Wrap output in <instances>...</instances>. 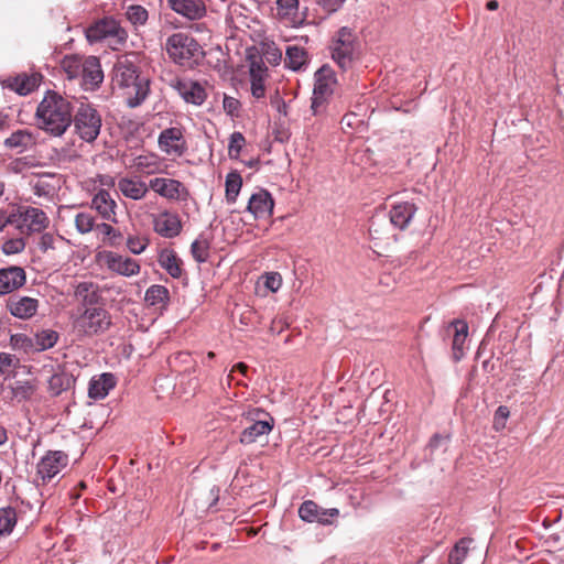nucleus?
I'll list each match as a JSON object with an SVG mask.
<instances>
[{"mask_svg":"<svg viewBox=\"0 0 564 564\" xmlns=\"http://www.w3.org/2000/svg\"><path fill=\"white\" fill-rule=\"evenodd\" d=\"M510 415V411L508 406L500 405L495 412L494 416V429L496 431H500L506 427V422Z\"/></svg>","mask_w":564,"mask_h":564,"instance_id":"nucleus-51","label":"nucleus"},{"mask_svg":"<svg viewBox=\"0 0 564 564\" xmlns=\"http://www.w3.org/2000/svg\"><path fill=\"white\" fill-rule=\"evenodd\" d=\"M17 521L18 517L13 508H0V539L11 534Z\"/></svg>","mask_w":564,"mask_h":564,"instance_id":"nucleus-40","label":"nucleus"},{"mask_svg":"<svg viewBox=\"0 0 564 564\" xmlns=\"http://www.w3.org/2000/svg\"><path fill=\"white\" fill-rule=\"evenodd\" d=\"M246 144L245 135L241 132H234L229 139L228 154L230 159H238L240 152Z\"/></svg>","mask_w":564,"mask_h":564,"instance_id":"nucleus-48","label":"nucleus"},{"mask_svg":"<svg viewBox=\"0 0 564 564\" xmlns=\"http://www.w3.org/2000/svg\"><path fill=\"white\" fill-rule=\"evenodd\" d=\"M158 262L172 278L178 279L183 274V261L173 249H162Z\"/></svg>","mask_w":564,"mask_h":564,"instance_id":"nucleus-28","label":"nucleus"},{"mask_svg":"<svg viewBox=\"0 0 564 564\" xmlns=\"http://www.w3.org/2000/svg\"><path fill=\"white\" fill-rule=\"evenodd\" d=\"M486 8L490 11H495L499 8V2L497 0H489L486 3Z\"/></svg>","mask_w":564,"mask_h":564,"instance_id":"nucleus-62","label":"nucleus"},{"mask_svg":"<svg viewBox=\"0 0 564 564\" xmlns=\"http://www.w3.org/2000/svg\"><path fill=\"white\" fill-rule=\"evenodd\" d=\"M417 207L411 202L395 203L391 206L389 217L391 224L400 229L404 230L413 219Z\"/></svg>","mask_w":564,"mask_h":564,"instance_id":"nucleus-22","label":"nucleus"},{"mask_svg":"<svg viewBox=\"0 0 564 564\" xmlns=\"http://www.w3.org/2000/svg\"><path fill=\"white\" fill-rule=\"evenodd\" d=\"M36 391V384L30 380L15 381L10 387L11 399L17 402L30 400Z\"/></svg>","mask_w":564,"mask_h":564,"instance_id":"nucleus-36","label":"nucleus"},{"mask_svg":"<svg viewBox=\"0 0 564 564\" xmlns=\"http://www.w3.org/2000/svg\"><path fill=\"white\" fill-rule=\"evenodd\" d=\"M15 224L14 227L22 235L30 236L35 232H41L50 225L47 215L36 207H20L14 213Z\"/></svg>","mask_w":564,"mask_h":564,"instance_id":"nucleus-9","label":"nucleus"},{"mask_svg":"<svg viewBox=\"0 0 564 564\" xmlns=\"http://www.w3.org/2000/svg\"><path fill=\"white\" fill-rule=\"evenodd\" d=\"M112 325L110 313L102 306L85 307L73 321L78 337H94L106 333Z\"/></svg>","mask_w":564,"mask_h":564,"instance_id":"nucleus-4","label":"nucleus"},{"mask_svg":"<svg viewBox=\"0 0 564 564\" xmlns=\"http://www.w3.org/2000/svg\"><path fill=\"white\" fill-rule=\"evenodd\" d=\"M219 492H220V489L217 487V486H213L210 489H209V492H208V507L212 508L214 506H216L217 501L219 500Z\"/></svg>","mask_w":564,"mask_h":564,"instance_id":"nucleus-61","label":"nucleus"},{"mask_svg":"<svg viewBox=\"0 0 564 564\" xmlns=\"http://www.w3.org/2000/svg\"><path fill=\"white\" fill-rule=\"evenodd\" d=\"M173 87L186 102L202 105L206 97L205 88L197 82L176 79Z\"/></svg>","mask_w":564,"mask_h":564,"instance_id":"nucleus-21","label":"nucleus"},{"mask_svg":"<svg viewBox=\"0 0 564 564\" xmlns=\"http://www.w3.org/2000/svg\"><path fill=\"white\" fill-rule=\"evenodd\" d=\"M248 370H249V367H248V365H247V364H245V362H238V364H236V365L232 367V369H231V371H230V373H229V376H228V384H230L231 380L234 379V377H232V372L238 371V372H240L242 376L247 377Z\"/></svg>","mask_w":564,"mask_h":564,"instance_id":"nucleus-58","label":"nucleus"},{"mask_svg":"<svg viewBox=\"0 0 564 564\" xmlns=\"http://www.w3.org/2000/svg\"><path fill=\"white\" fill-rule=\"evenodd\" d=\"M62 381H63V378L59 375H54L50 379V388L55 395L59 394L62 391V388H61Z\"/></svg>","mask_w":564,"mask_h":564,"instance_id":"nucleus-57","label":"nucleus"},{"mask_svg":"<svg viewBox=\"0 0 564 564\" xmlns=\"http://www.w3.org/2000/svg\"><path fill=\"white\" fill-rule=\"evenodd\" d=\"M165 50L169 57L181 66L192 67L203 56L199 43L189 34L177 32L167 37Z\"/></svg>","mask_w":564,"mask_h":564,"instance_id":"nucleus-3","label":"nucleus"},{"mask_svg":"<svg viewBox=\"0 0 564 564\" xmlns=\"http://www.w3.org/2000/svg\"><path fill=\"white\" fill-rule=\"evenodd\" d=\"M337 86V78L332 67L324 65L315 73V84L311 109L314 116L326 111L328 101Z\"/></svg>","mask_w":564,"mask_h":564,"instance_id":"nucleus-5","label":"nucleus"},{"mask_svg":"<svg viewBox=\"0 0 564 564\" xmlns=\"http://www.w3.org/2000/svg\"><path fill=\"white\" fill-rule=\"evenodd\" d=\"M75 227L80 234H88L95 227V218L89 213H79L75 217Z\"/></svg>","mask_w":564,"mask_h":564,"instance_id":"nucleus-47","label":"nucleus"},{"mask_svg":"<svg viewBox=\"0 0 564 564\" xmlns=\"http://www.w3.org/2000/svg\"><path fill=\"white\" fill-rule=\"evenodd\" d=\"M72 122L76 134L86 142H94L100 133L101 116L90 104L82 102Z\"/></svg>","mask_w":564,"mask_h":564,"instance_id":"nucleus-7","label":"nucleus"},{"mask_svg":"<svg viewBox=\"0 0 564 564\" xmlns=\"http://www.w3.org/2000/svg\"><path fill=\"white\" fill-rule=\"evenodd\" d=\"M35 118L41 130L52 137H62L72 124V104L58 93L48 90L37 105Z\"/></svg>","mask_w":564,"mask_h":564,"instance_id":"nucleus-1","label":"nucleus"},{"mask_svg":"<svg viewBox=\"0 0 564 564\" xmlns=\"http://www.w3.org/2000/svg\"><path fill=\"white\" fill-rule=\"evenodd\" d=\"M162 165V159L156 153L149 152L134 156L129 166L141 174L153 175L163 172Z\"/></svg>","mask_w":564,"mask_h":564,"instance_id":"nucleus-24","label":"nucleus"},{"mask_svg":"<svg viewBox=\"0 0 564 564\" xmlns=\"http://www.w3.org/2000/svg\"><path fill=\"white\" fill-rule=\"evenodd\" d=\"M68 456L63 451H48L37 463L36 476L42 485L51 481L67 466Z\"/></svg>","mask_w":564,"mask_h":564,"instance_id":"nucleus-12","label":"nucleus"},{"mask_svg":"<svg viewBox=\"0 0 564 564\" xmlns=\"http://www.w3.org/2000/svg\"><path fill=\"white\" fill-rule=\"evenodd\" d=\"M11 345L13 348L22 349L25 352H34V337H29L24 334H14L11 336Z\"/></svg>","mask_w":564,"mask_h":564,"instance_id":"nucleus-46","label":"nucleus"},{"mask_svg":"<svg viewBox=\"0 0 564 564\" xmlns=\"http://www.w3.org/2000/svg\"><path fill=\"white\" fill-rule=\"evenodd\" d=\"M139 57L134 53L123 54L117 58L113 66V80L126 89L128 106H140L148 97L150 82L139 73Z\"/></svg>","mask_w":564,"mask_h":564,"instance_id":"nucleus-2","label":"nucleus"},{"mask_svg":"<svg viewBox=\"0 0 564 564\" xmlns=\"http://www.w3.org/2000/svg\"><path fill=\"white\" fill-rule=\"evenodd\" d=\"M169 290L165 286L154 284L147 290L144 300L151 306H164L169 302Z\"/></svg>","mask_w":564,"mask_h":564,"instance_id":"nucleus-39","label":"nucleus"},{"mask_svg":"<svg viewBox=\"0 0 564 564\" xmlns=\"http://www.w3.org/2000/svg\"><path fill=\"white\" fill-rule=\"evenodd\" d=\"M15 221L14 213H11L8 216H6L4 213H0V231H2L8 225L14 226Z\"/></svg>","mask_w":564,"mask_h":564,"instance_id":"nucleus-59","label":"nucleus"},{"mask_svg":"<svg viewBox=\"0 0 564 564\" xmlns=\"http://www.w3.org/2000/svg\"><path fill=\"white\" fill-rule=\"evenodd\" d=\"M276 9L281 18L294 20L299 11V0H276Z\"/></svg>","mask_w":564,"mask_h":564,"instance_id":"nucleus-43","label":"nucleus"},{"mask_svg":"<svg viewBox=\"0 0 564 564\" xmlns=\"http://www.w3.org/2000/svg\"><path fill=\"white\" fill-rule=\"evenodd\" d=\"M223 107L227 115L237 117L240 110V101L234 97L225 96L223 100Z\"/></svg>","mask_w":564,"mask_h":564,"instance_id":"nucleus-53","label":"nucleus"},{"mask_svg":"<svg viewBox=\"0 0 564 564\" xmlns=\"http://www.w3.org/2000/svg\"><path fill=\"white\" fill-rule=\"evenodd\" d=\"M63 241V237L46 232L41 236L37 246L43 253H48L50 251L56 250L58 245H62Z\"/></svg>","mask_w":564,"mask_h":564,"instance_id":"nucleus-44","label":"nucleus"},{"mask_svg":"<svg viewBox=\"0 0 564 564\" xmlns=\"http://www.w3.org/2000/svg\"><path fill=\"white\" fill-rule=\"evenodd\" d=\"M149 239L141 236H129L127 239V247L133 254L142 253L149 246Z\"/></svg>","mask_w":564,"mask_h":564,"instance_id":"nucleus-50","label":"nucleus"},{"mask_svg":"<svg viewBox=\"0 0 564 564\" xmlns=\"http://www.w3.org/2000/svg\"><path fill=\"white\" fill-rule=\"evenodd\" d=\"M359 122H360V120H358L357 116L352 112L346 113L340 120L341 129L345 132H346V128L352 129Z\"/></svg>","mask_w":564,"mask_h":564,"instance_id":"nucleus-56","label":"nucleus"},{"mask_svg":"<svg viewBox=\"0 0 564 564\" xmlns=\"http://www.w3.org/2000/svg\"><path fill=\"white\" fill-rule=\"evenodd\" d=\"M127 19L134 25H143L148 21V11L142 6H130L126 12Z\"/></svg>","mask_w":564,"mask_h":564,"instance_id":"nucleus-45","label":"nucleus"},{"mask_svg":"<svg viewBox=\"0 0 564 564\" xmlns=\"http://www.w3.org/2000/svg\"><path fill=\"white\" fill-rule=\"evenodd\" d=\"M117 202L107 189H99L91 199V208L107 221L117 223Z\"/></svg>","mask_w":564,"mask_h":564,"instance_id":"nucleus-20","label":"nucleus"},{"mask_svg":"<svg viewBox=\"0 0 564 564\" xmlns=\"http://www.w3.org/2000/svg\"><path fill=\"white\" fill-rule=\"evenodd\" d=\"M265 70L267 68L263 65L257 63H252L250 68L251 94L257 99L264 97L265 88L263 77Z\"/></svg>","mask_w":564,"mask_h":564,"instance_id":"nucleus-37","label":"nucleus"},{"mask_svg":"<svg viewBox=\"0 0 564 564\" xmlns=\"http://www.w3.org/2000/svg\"><path fill=\"white\" fill-rule=\"evenodd\" d=\"M95 229L104 236H111L116 232L115 228L107 223L97 224Z\"/></svg>","mask_w":564,"mask_h":564,"instance_id":"nucleus-60","label":"nucleus"},{"mask_svg":"<svg viewBox=\"0 0 564 564\" xmlns=\"http://www.w3.org/2000/svg\"><path fill=\"white\" fill-rule=\"evenodd\" d=\"M338 516V509H323L313 500H305L299 508V517L310 523L318 522L323 525H328L333 523L332 519Z\"/></svg>","mask_w":564,"mask_h":564,"instance_id":"nucleus-15","label":"nucleus"},{"mask_svg":"<svg viewBox=\"0 0 564 564\" xmlns=\"http://www.w3.org/2000/svg\"><path fill=\"white\" fill-rule=\"evenodd\" d=\"M454 328L452 343L453 358L458 361L464 355V345L468 335V325L465 321L455 319L449 324Z\"/></svg>","mask_w":564,"mask_h":564,"instance_id":"nucleus-30","label":"nucleus"},{"mask_svg":"<svg viewBox=\"0 0 564 564\" xmlns=\"http://www.w3.org/2000/svg\"><path fill=\"white\" fill-rule=\"evenodd\" d=\"M102 259L107 269L119 275L130 278L140 273L141 265L139 261L132 258L107 251L104 253Z\"/></svg>","mask_w":564,"mask_h":564,"instance_id":"nucleus-14","label":"nucleus"},{"mask_svg":"<svg viewBox=\"0 0 564 564\" xmlns=\"http://www.w3.org/2000/svg\"><path fill=\"white\" fill-rule=\"evenodd\" d=\"M35 143L32 133L28 130H18L4 140V145L9 149H18L23 152Z\"/></svg>","mask_w":564,"mask_h":564,"instance_id":"nucleus-35","label":"nucleus"},{"mask_svg":"<svg viewBox=\"0 0 564 564\" xmlns=\"http://www.w3.org/2000/svg\"><path fill=\"white\" fill-rule=\"evenodd\" d=\"M242 186V178L238 172H230L226 177V199L235 203Z\"/></svg>","mask_w":564,"mask_h":564,"instance_id":"nucleus-42","label":"nucleus"},{"mask_svg":"<svg viewBox=\"0 0 564 564\" xmlns=\"http://www.w3.org/2000/svg\"><path fill=\"white\" fill-rule=\"evenodd\" d=\"M344 0H317V3L328 13L337 11Z\"/></svg>","mask_w":564,"mask_h":564,"instance_id":"nucleus-55","label":"nucleus"},{"mask_svg":"<svg viewBox=\"0 0 564 564\" xmlns=\"http://www.w3.org/2000/svg\"><path fill=\"white\" fill-rule=\"evenodd\" d=\"M8 440L7 430L0 425V445L4 444Z\"/></svg>","mask_w":564,"mask_h":564,"instance_id":"nucleus-63","label":"nucleus"},{"mask_svg":"<svg viewBox=\"0 0 564 564\" xmlns=\"http://www.w3.org/2000/svg\"><path fill=\"white\" fill-rule=\"evenodd\" d=\"M282 285V276L278 272L267 273L264 276V286L271 292H276Z\"/></svg>","mask_w":564,"mask_h":564,"instance_id":"nucleus-54","label":"nucleus"},{"mask_svg":"<svg viewBox=\"0 0 564 564\" xmlns=\"http://www.w3.org/2000/svg\"><path fill=\"white\" fill-rule=\"evenodd\" d=\"M3 85L19 95H28L39 86L36 76H28L25 74L15 77H9L3 80Z\"/></svg>","mask_w":564,"mask_h":564,"instance_id":"nucleus-31","label":"nucleus"},{"mask_svg":"<svg viewBox=\"0 0 564 564\" xmlns=\"http://www.w3.org/2000/svg\"><path fill=\"white\" fill-rule=\"evenodd\" d=\"M473 542L469 538L460 539L454 547L451 550L448 554V563L449 564H462L466 558L469 545Z\"/></svg>","mask_w":564,"mask_h":564,"instance_id":"nucleus-41","label":"nucleus"},{"mask_svg":"<svg viewBox=\"0 0 564 564\" xmlns=\"http://www.w3.org/2000/svg\"><path fill=\"white\" fill-rule=\"evenodd\" d=\"M35 351H44L54 347L59 338V334L53 329H42L34 334Z\"/></svg>","mask_w":564,"mask_h":564,"instance_id":"nucleus-38","label":"nucleus"},{"mask_svg":"<svg viewBox=\"0 0 564 564\" xmlns=\"http://www.w3.org/2000/svg\"><path fill=\"white\" fill-rule=\"evenodd\" d=\"M158 145L167 156H183L188 150L184 128L171 127L162 130L158 138Z\"/></svg>","mask_w":564,"mask_h":564,"instance_id":"nucleus-11","label":"nucleus"},{"mask_svg":"<svg viewBox=\"0 0 564 564\" xmlns=\"http://www.w3.org/2000/svg\"><path fill=\"white\" fill-rule=\"evenodd\" d=\"M173 11L189 20H198L206 14V7L203 0H169Z\"/></svg>","mask_w":564,"mask_h":564,"instance_id":"nucleus-25","label":"nucleus"},{"mask_svg":"<svg viewBox=\"0 0 564 564\" xmlns=\"http://www.w3.org/2000/svg\"><path fill=\"white\" fill-rule=\"evenodd\" d=\"M182 221L177 214L164 210L153 219L154 231L164 238L177 237L182 231Z\"/></svg>","mask_w":564,"mask_h":564,"instance_id":"nucleus-18","label":"nucleus"},{"mask_svg":"<svg viewBox=\"0 0 564 564\" xmlns=\"http://www.w3.org/2000/svg\"><path fill=\"white\" fill-rule=\"evenodd\" d=\"M86 37L90 43L108 41L112 50H118L127 41L128 33L118 21L112 18L101 19L86 30Z\"/></svg>","mask_w":564,"mask_h":564,"instance_id":"nucleus-6","label":"nucleus"},{"mask_svg":"<svg viewBox=\"0 0 564 564\" xmlns=\"http://www.w3.org/2000/svg\"><path fill=\"white\" fill-rule=\"evenodd\" d=\"M308 61L307 52L297 45H289L285 51L284 64L292 70H300Z\"/></svg>","mask_w":564,"mask_h":564,"instance_id":"nucleus-32","label":"nucleus"},{"mask_svg":"<svg viewBox=\"0 0 564 564\" xmlns=\"http://www.w3.org/2000/svg\"><path fill=\"white\" fill-rule=\"evenodd\" d=\"M74 296L85 307H93L96 306L101 299L100 288L95 282L82 281L76 284Z\"/></svg>","mask_w":564,"mask_h":564,"instance_id":"nucleus-26","label":"nucleus"},{"mask_svg":"<svg viewBox=\"0 0 564 564\" xmlns=\"http://www.w3.org/2000/svg\"><path fill=\"white\" fill-rule=\"evenodd\" d=\"M25 240L23 238H12L3 242L1 250L4 254H18L25 249Z\"/></svg>","mask_w":564,"mask_h":564,"instance_id":"nucleus-49","label":"nucleus"},{"mask_svg":"<svg viewBox=\"0 0 564 564\" xmlns=\"http://www.w3.org/2000/svg\"><path fill=\"white\" fill-rule=\"evenodd\" d=\"M212 237L200 234L191 245V254L198 263H204L210 256Z\"/></svg>","mask_w":564,"mask_h":564,"instance_id":"nucleus-33","label":"nucleus"},{"mask_svg":"<svg viewBox=\"0 0 564 564\" xmlns=\"http://www.w3.org/2000/svg\"><path fill=\"white\" fill-rule=\"evenodd\" d=\"M356 53V39L348 28H341L332 44V57L339 67L351 66Z\"/></svg>","mask_w":564,"mask_h":564,"instance_id":"nucleus-10","label":"nucleus"},{"mask_svg":"<svg viewBox=\"0 0 564 564\" xmlns=\"http://www.w3.org/2000/svg\"><path fill=\"white\" fill-rule=\"evenodd\" d=\"M85 70L82 73V85L86 90H95L104 80L100 61L96 56H87Z\"/></svg>","mask_w":564,"mask_h":564,"instance_id":"nucleus-23","label":"nucleus"},{"mask_svg":"<svg viewBox=\"0 0 564 564\" xmlns=\"http://www.w3.org/2000/svg\"><path fill=\"white\" fill-rule=\"evenodd\" d=\"M7 310L20 319H30L36 315L40 303L31 296L13 295L7 301Z\"/></svg>","mask_w":564,"mask_h":564,"instance_id":"nucleus-17","label":"nucleus"},{"mask_svg":"<svg viewBox=\"0 0 564 564\" xmlns=\"http://www.w3.org/2000/svg\"><path fill=\"white\" fill-rule=\"evenodd\" d=\"M18 364L19 359L14 356L7 352H0V376L6 375L12 368H15Z\"/></svg>","mask_w":564,"mask_h":564,"instance_id":"nucleus-52","label":"nucleus"},{"mask_svg":"<svg viewBox=\"0 0 564 564\" xmlns=\"http://www.w3.org/2000/svg\"><path fill=\"white\" fill-rule=\"evenodd\" d=\"M116 386V379L111 373H102L98 378H93L89 382L88 395L91 399L100 400L108 395L109 391Z\"/></svg>","mask_w":564,"mask_h":564,"instance_id":"nucleus-29","label":"nucleus"},{"mask_svg":"<svg viewBox=\"0 0 564 564\" xmlns=\"http://www.w3.org/2000/svg\"><path fill=\"white\" fill-rule=\"evenodd\" d=\"M247 420L253 423L247 426L240 434L242 444H252L264 438L273 429V417L261 409H252L245 414Z\"/></svg>","mask_w":564,"mask_h":564,"instance_id":"nucleus-8","label":"nucleus"},{"mask_svg":"<svg viewBox=\"0 0 564 564\" xmlns=\"http://www.w3.org/2000/svg\"><path fill=\"white\" fill-rule=\"evenodd\" d=\"M149 187L154 193L167 200H187L189 191L178 180L169 177H153L149 181Z\"/></svg>","mask_w":564,"mask_h":564,"instance_id":"nucleus-13","label":"nucleus"},{"mask_svg":"<svg viewBox=\"0 0 564 564\" xmlns=\"http://www.w3.org/2000/svg\"><path fill=\"white\" fill-rule=\"evenodd\" d=\"M26 272L22 267L10 265L0 269V295H7L23 288Z\"/></svg>","mask_w":564,"mask_h":564,"instance_id":"nucleus-16","label":"nucleus"},{"mask_svg":"<svg viewBox=\"0 0 564 564\" xmlns=\"http://www.w3.org/2000/svg\"><path fill=\"white\" fill-rule=\"evenodd\" d=\"M442 441V436L440 435H434L431 441H430V446L431 447H437L438 443Z\"/></svg>","mask_w":564,"mask_h":564,"instance_id":"nucleus-64","label":"nucleus"},{"mask_svg":"<svg viewBox=\"0 0 564 564\" xmlns=\"http://www.w3.org/2000/svg\"><path fill=\"white\" fill-rule=\"evenodd\" d=\"M274 200L265 189H259L249 198L247 209L256 219H264L272 216Z\"/></svg>","mask_w":564,"mask_h":564,"instance_id":"nucleus-19","label":"nucleus"},{"mask_svg":"<svg viewBox=\"0 0 564 564\" xmlns=\"http://www.w3.org/2000/svg\"><path fill=\"white\" fill-rule=\"evenodd\" d=\"M118 189L124 197L140 200L148 195L150 187L149 184L141 180L121 177L118 181Z\"/></svg>","mask_w":564,"mask_h":564,"instance_id":"nucleus-27","label":"nucleus"},{"mask_svg":"<svg viewBox=\"0 0 564 564\" xmlns=\"http://www.w3.org/2000/svg\"><path fill=\"white\" fill-rule=\"evenodd\" d=\"M86 57L79 55H66L62 62L61 67L66 73L68 79L79 78L85 70Z\"/></svg>","mask_w":564,"mask_h":564,"instance_id":"nucleus-34","label":"nucleus"}]
</instances>
